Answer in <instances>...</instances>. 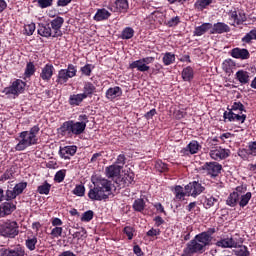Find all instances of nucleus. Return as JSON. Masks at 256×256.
<instances>
[{
  "instance_id": "f257e3e1",
  "label": "nucleus",
  "mask_w": 256,
  "mask_h": 256,
  "mask_svg": "<svg viewBox=\"0 0 256 256\" xmlns=\"http://www.w3.org/2000/svg\"><path fill=\"white\" fill-rule=\"evenodd\" d=\"M215 233H217V228L211 227L197 234L186 244L183 253H185V255H203V253L213 245L215 241L213 235Z\"/></svg>"
},
{
  "instance_id": "f03ea898",
  "label": "nucleus",
  "mask_w": 256,
  "mask_h": 256,
  "mask_svg": "<svg viewBox=\"0 0 256 256\" xmlns=\"http://www.w3.org/2000/svg\"><path fill=\"white\" fill-rule=\"evenodd\" d=\"M40 131L41 128L39 125H34L30 130L20 132L16 138L18 143L14 147L15 151H25L26 149H29V147H33V145H38V135Z\"/></svg>"
},
{
  "instance_id": "7ed1b4c3",
  "label": "nucleus",
  "mask_w": 256,
  "mask_h": 256,
  "mask_svg": "<svg viewBox=\"0 0 256 256\" xmlns=\"http://www.w3.org/2000/svg\"><path fill=\"white\" fill-rule=\"evenodd\" d=\"M111 193V181L105 178H98L94 187L88 192V197L91 201H105L109 199V194Z\"/></svg>"
},
{
  "instance_id": "20e7f679",
  "label": "nucleus",
  "mask_w": 256,
  "mask_h": 256,
  "mask_svg": "<svg viewBox=\"0 0 256 256\" xmlns=\"http://www.w3.org/2000/svg\"><path fill=\"white\" fill-rule=\"evenodd\" d=\"M57 131L58 135H61V137H78V135H83V133H85V123L77 122L75 120H68L63 122Z\"/></svg>"
},
{
  "instance_id": "39448f33",
  "label": "nucleus",
  "mask_w": 256,
  "mask_h": 256,
  "mask_svg": "<svg viewBox=\"0 0 256 256\" xmlns=\"http://www.w3.org/2000/svg\"><path fill=\"white\" fill-rule=\"evenodd\" d=\"M252 197L253 194L251 192H246L241 195V197L237 193L232 192L227 197L226 205H228V207H235L236 205H239L241 209H244V207L249 205Z\"/></svg>"
},
{
  "instance_id": "423d86ee",
  "label": "nucleus",
  "mask_w": 256,
  "mask_h": 256,
  "mask_svg": "<svg viewBox=\"0 0 256 256\" xmlns=\"http://www.w3.org/2000/svg\"><path fill=\"white\" fill-rule=\"evenodd\" d=\"M77 77V66L68 64L66 69H60L56 75L55 83L57 85H67L69 79Z\"/></svg>"
},
{
  "instance_id": "0eeeda50",
  "label": "nucleus",
  "mask_w": 256,
  "mask_h": 256,
  "mask_svg": "<svg viewBox=\"0 0 256 256\" xmlns=\"http://www.w3.org/2000/svg\"><path fill=\"white\" fill-rule=\"evenodd\" d=\"M0 235L7 239H15L19 235V224L17 221L7 220L2 223L0 225Z\"/></svg>"
},
{
  "instance_id": "6e6552de",
  "label": "nucleus",
  "mask_w": 256,
  "mask_h": 256,
  "mask_svg": "<svg viewBox=\"0 0 256 256\" xmlns=\"http://www.w3.org/2000/svg\"><path fill=\"white\" fill-rule=\"evenodd\" d=\"M25 87H27V82L21 79H16L10 86L5 87L1 93L4 95H14V97H19V95L25 93Z\"/></svg>"
},
{
  "instance_id": "1a4fd4ad",
  "label": "nucleus",
  "mask_w": 256,
  "mask_h": 256,
  "mask_svg": "<svg viewBox=\"0 0 256 256\" xmlns=\"http://www.w3.org/2000/svg\"><path fill=\"white\" fill-rule=\"evenodd\" d=\"M200 171L210 179H215L221 175L223 166L219 162H206L200 167Z\"/></svg>"
},
{
  "instance_id": "9d476101",
  "label": "nucleus",
  "mask_w": 256,
  "mask_h": 256,
  "mask_svg": "<svg viewBox=\"0 0 256 256\" xmlns=\"http://www.w3.org/2000/svg\"><path fill=\"white\" fill-rule=\"evenodd\" d=\"M151 63H155V57L147 56L133 61L129 64V69H137L140 73H147L151 69Z\"/></svg>"
},
{
  "instance_id": "9b49d317",
  "label": "nucleus",
  "mask_w": 256,
  "mask_h": 256,
  "mask_svg": "<svg viewBox=\"0 0 256 256\" xmlns=\"http://www.w3.org/2000/svg\"><path fill=\"white\" fill-rule=\"evenodd\" d=\"M215 246L220 249H237L239 242L232 235H222L220 239L215 242Z\"/></svg>"
},
{
  "instance_id": "f8f14e48",
  "label": "nucleus",
  "mask_w": 256,
  "mask_h": 256,
  "mask_svg": "<svg viewBox=\"0 0 256 256\" xmlns=\"http://www.w3.org/2000/svg\"><path fill=\"white\" fill-rule=\"evenodd\" d=\"M25 246L13 244L0 249V256H25Z\"/></svg>"
},
{
  "instance_id": "ddd939ff",
  "label": "nucleus",
  "mask_w": 256,
  "mask_h": 256,
  "mask_svg": "<svg viewBox=\"0 0 256 256\" xmlns=\"http://www.w3.org/2000/svg\"><path fill=\"white\" fill-rule=\"evenodd\" d=\"M186 193H188V197L197 198L201 193H205V186L201 184L199 181H192L184 187Z\"/></svg>"
},
{
  "instance_id": "4468645a",
  "label": "nucleus",
  "mask_w": 256,
  "mask_h": 256,
  "mask_svg": "<svg viewBox=\"0 0 256 256\" xmlns=\"http://www.w3.org/2000/svg\"><path fill=\"white\" fill-rule=\"evenodd\" d=\"M201 149H202V146L201 144H199V141L192 140L189 142V144L186 147L180 150V155L182 157H190V155H197V153H199Z\"/></svg>"
},
{
  "instance_id": "2eb2a0df",
  "label": "nucleus",
  "mask_w": 256,
  "mask_h": 256,
  "mask_svg": "<svg viewBox=\"0 0 256 256\" xmlns=\"http://www.w3.org/2000/svg\"><path fill=\"white\" fill-rule=\"evenodd\" d=\"M63 23H65V19L61 16H57L53 20L50 21V27L53 31V39H57L59 37H63V31H61V27H63Z\"/></svg>"
},
{
  "instance_id": "dca6fc26",
  "label": "nucleus",
  "mask_w": 256,
  "mask_h": 256,
  "mask_svg": "<svg viewBox=\"0 0 256 256\" xmlns=\"http://www.w3.org/2000/svg\"><path fill=\"white\" fill-rule=\"evenodd\" d=\"M228 111H225L223 114L224 121H229L230 123L237 122V123H245V119H247V115L245 114H237L233 112L229 107L227 108Z\"/></svg>"
},
{
  "instance_id": "f3484780",
  "label": "nucleus",
  "mask_w": 256,
  "mask_h": 256,
  "mask_svg": "<svg viewBox=\"0 0 256 256\" xmlns=\"http://www.w3.org/2000/svg\"><path fill=\"white\" fill-rule=\"evenodd\" d=\"M112 13H127L129 11V0H115L112 6H108Z\"/></svg>"
},
{
  "instance_id": "a211bd4d",
  "label": "nucleus",
  "mask_w": 256,
  "mask_h": 256,
  "mask_svg": "<svg viewBox=\"0 0 256 256\" xmlns=\"http://www.w3.org/2000/svg\"><path fill=\"white\" fill-rule=\"evenodd\" d=\"M229 155H231V150L221 147L210 151V157L214 159V161H223V159H227Z\"/></svg>"
},
{
  "instance_id": "6ab92c4d",
  "label": "nucleus",
  "mask_w": 256,
  "mask_h": 256,
  "mask_svg": "<svg viewBox=\"0 0 256 256\" xmlns=\"http://www.w3.org/2000/svg\"><path fill=\"white\" fill-rule=\"evenodd\" d=\"M229 54L233 59H240L241 61H246L247 59L251 58V53L246 48H233Z\"/></svg>"
},
{
  "instance_id": "aec40b11",
  "label": "nucleus",
  "mask_w": 256,
  "mask_h": 256,
  "mask_svg": "<svg viewBox=\"0 0 256 256\" xmlns=\"http://www.w3.org/2000/svg\"><path fill=\"white\" fill-rule=\"evenodd\" d=\"M54 73H55V66H53V64L51 63H47L41 69L40 79H42V81H44L45 83H49L53 78Z\"/></svg>"
},
{
  "instance_id": "412c9836",
  "label": "nucleus",
  "mask_w": 256,
  "mask_h": 256,
  "mask_svg": "<svg viewBox=\"0 0 256 256\" xmlns=\"http://www.w3.org/2000/svg\"><path fill=\"white\" fill-rule=\"evenodd\" d=\"M230 31L231 27L225 22H217L212 25L210 35H223V33H229Z\"/></svg>"
},
{
  "instance_id": "4be33fe9",
  "label": "nucleus",
  "mask_w": 256,
  "mask_h": 256,
  "mask_svg": "<svg viewBox=\"0 0 256 256\" xmlns=\"http://www.w3.org/2000/svg\"><path fill=\"white\" fill-rule=\"evenodd\" d=\"M17 209V202L13 203L12 201H6L0 204V219L1 217H7V215H11L13 211Z\"/></svg>"
},
{
  "instance_id": "5701e85b",
  "label": "nucleus",
  "mask_w": 256,
  "mask_h": 256,
  "mask_svg": "<svg viewBox=\"0 0 256 256\" xmlns=\"http://www.w3.org/2000/svg\"><path fill=\"white\" fill-rule=\"evenodd\" d=\"M123 96V89L119 86L110 87L106 90L105 97L109 101H115V99H119V97Z\"/></svg>"
},
{
  "instance_id": "b1692460",
  "label": "nucleus",
  "mask_w": 256,
  "mask_h": 256,
  "mask_svg": "<svg viewBox=\"0 0 256 256\" xmlns=\"http://www.w3.org/2000/svg\"><path fill=\"white\" fill-rule=\"evenodd\" d=\"M75 153H77V146L75 145L60 147L59 149L61 159H71Z\"/></svg>"
},
{
  "instance_id": "393cba45",
  "label": "nucleus",
  "mask_w": 256,
  "mask_h": 256,
  "mask_svg": "<svg viewBox=\"0 0 256 256\" xmlns=\"http://www.w3.org/2000/svg\"><path fill=\"white\" fill-rule=\"evenodd\" d=\"M229 17L234 21V23H236V25H243V23L247 21V15L243 11H240V12H237L235 10L230 11Z\"/></svg>"
},
{
  "instance_id": "a878e982",
  "label": "nucleus",
  "mask_w": 256,
  "mask_h": 256,
  "mask_svg": "<svg viewBox=\"0 0 256 256\" xmlns=\"http://www.w3.org/2000/svg\"><path fill=\"white\" fill-rule=\"evenodd\" d=\"M38 35L41 37H45L46 39H49V37L53 38V29L51 28L50 24H39L38 30H37Z\"/></svg>"
},
{
  "instance_id": "bb28decb",
  "label": "nucleus",
  "mask_w": 256,
  "mask_h": 256,
  "mask_svg": "<svg viewBox=\"0 0 256 256\" xmlns=\"http://www.w3.org/2000/svg\"><path fill=\"white\" fill-rule=\"evenodd\" d=\"M212 28H213L212 23H209V22L203 23L202 25L195 27L193 31V35L194 37H202V35H205V33H207V31H209Z\"/></svg>"
},
{
  "instance_id": "cd10ccee",
  "label": "nucleus",
  "mask_w": 256,
  "mask_h": 256,
  "mask_svg": "<svg viewBox=\"0 0 256 256\" xmlns=\"http://www.w3.org/2000/svg\"><path fill=\"white\" fill-rule=\"evenodd\" d=\"M85 97L79 94H72L69 96L68 103L71 107H81L83 105V101H85Z\"/></svg>"
},
{
  "instance_id": "c85d7f7f",
  "label": "nucleus",
  "mask_w": 256,
  "mask_h": 256,
  "mask_svg": "<svg viewBox=\"0 0 256 256\" xmlns=\"http://www.w3.org/2000/svg\"><path fill=\"white\" fill-rule=\"evenodd\" d=\"M95 91H97V87H95L92 82H85L83 86V93H81V95L86 99H91L95 94Z\"/></svg>"
},
{
  "instance_id": "c756f323",
  "label": "nucleus",
  "mask_w": 256,
  "mask_h": 256,
  "mask_svg": "<svg viewBox=\"0 0 256 256\" xmlns=\"http://www.w3.org/2000/svg\"><path fill=\"white\" fill-rule=\"evenodd\" d=\"M111 17V12H109L105 8L97 9L93 19L94 21L101 22V21H107Z\"/></svg>"
},
{
  "instance_id": "7c9ffc66",
  "label": "nucleus",
  "mask_w": 256,
  "mask_h": 256,
  "mask_svg": "<svg viewBox=\"0 0 256 256\" xmlns=\"http://www.w3.org/2000/svg\"><path fill=\"white\" fill-rule=\"evenodd\" d=\"M106 177L113 179V177H119L121 175V167L112 164L105 169Z\"/></svg>"
},
{
  "instance_id": "2f4dec72",
  "label": "nucleus",
  "mask_w": 256,
  "mask_h": 256,
  "mask_svg": "<svg viewBox=\"0 0 256 256\" xmlns=\"http://www.w3.org/2000/svg\"><path fill=\"white\" fill-rule=\"evenodd\" d=\"M235 79L239 81L241 85H247L250 81L249 72L245 70H238L235 74Z\"/></svg>"
},
{
  "instance_id": "473e14b6",
  "label": "nucleus",
  "mask_w": 256,
  "mask_h": 256,
  "mask_svg": "<svg viewBox=\"0 0 256 256\" xmlns=\"http://www.w3.org/2000/svg\"><path fill=\"white\" fill-rule=\"evenodd\" d=\"M173 193L175 195V201H183L185 197H188L187 190L181 185H176L174 187Z\"/></svg>"
},
{
  "instance_id": "72a5a7b5",
  "label": "nucleus",
  "mask_w": 256,
  "mask_h": 256,
  "mask_svg": "<svg viewBox=\"0 0 256 256\" xmlns=\"http://www.w3.org/2000/svg\"><path fill=\"white\" fill-rule=\"evenodd\" d=\"M121 183L123 187H131V185H135V173H125L121 178Z\"/></svg>"
},
{
  "instance_id": "f704fd0d",
  "label": "nucleus",
  "mask_w": 256,
  "mask_h": 256,
  "mask_svg": "<svg viewBox=\"0 0 256 256\" xmlns=\"http://www.w3.org/2000/svg\"><path fill=\"white\" fill-rule=\"evenodd\" d=\"M195 77V72L193 70V67L188 66L182 70V79L183 81H193V78Z\"/></svg>"
},
{
  "instance_id": "c9c22d12",
  "label": "nucleus",
  "mask_w": 256,
  "mask_h": 256,
  "mask_svg": "<svg viewBox=\"0 0 256 256\" xmlns=\"http://www.w3.org/2000/svg\"><path fill=\"white\" fill-rule=\"evenodd\" d=\"M212 3L213 0H196L194 9H196V11H205Z\"/></svg>"
},
{
  "instance_id": "e433bc0d",
  "label": "nucleus",
  "mask_w": 256,
  "mask_h": 256,
  "mask_svg": "<svg viewBox=\"0 0 256 256\" xmlns=\"http://www.w3.org/2000/svg\"><path fill=\"white\" fill-rule=\"evenodd\" d=\"M234 68H235V61L233 59L228 58L223 61L222 69L225 73H233Z\"/></svg>"
},
{
  "instance_id": "4c0bfd02",
  "label": "nucleus",
  "mask_w": 256,
  "mask_h": 256,
  "mask_svg": "<svg viewBox=\"0 0 256 256\" xmlns=\"http://www.w3.org/2000/svg\"><path fill=\"white\" fill-rule=\"evenodd\" d=\"M162 55V63L165 65V67H169V65H173V63H175V54L171 52H165Z\"/></svg>"
},
{
  "instance_id": "58836bf2",
  "label": "nucleus",
  "mask_w": 256,
  "mask_h": 256,
  "mask_svg": "<svg viewBox=\"0 0 256 256\" xmlns=\"http://www.w3.org/2000/svg\"><path fill=\"white\" fill-rule=\"evenodd\" d=\"M35 71H37V68H35V64L33 62H28L26 64L24 77L25 79H31L33 75H35Z\"/></svg>"
},
{
  "instance_id": "ea45409f",
  "label": "nucleus",
  "mask_w": 256,
  "mask_h": 256,
  "mask_svg": "<svg viewBox=\"0 0 256 256\" xmlns=\"http://www.w3.org/2000/svg\"><path fill=\"white\" fill-rule=\"evenodd\" d=\"M215 203H219V199L213 196H205L203 207L204 209H211V207L215 206Z\"/></svg>"
},
{
  "instance_id": "a19ab883",
  "label": "nucleus",
  "mask_w": 256,
  "mask_h": 256,
  "mask_svg": "<svg viewBox=\"0 0 256 256\" xmlns=\"http://www.w3.org/2000/svg\"><path fill=\"white\" fill-rule=\"evenodd\" d=\"M132 208L134 211H137V213H143L145 211V200L143 198H138L134 201Z\"/></svg>"
},
{
  "instance_id": "79ce46f5",
  "label": "nucleus",
  "mask_w": 256,
  "mask_h": 256,
  "mask_svg": "<svg viewBox=\"0 0 256 256\" xmlns=\"http://www.w3.org/2000/svg\"><path fill=\"white\" fill-rule=\"evenodd\" d=\"M26 249L28 251H35L37 245V236L27 237L25 240Z\"/></svg>"
},
{
  "instance_id": "37998d69",
  "label": "nucleus",
  "mask_w": 256,
  "mask_h": 256,
  "mask_svg": "<svg viewBox=\"0 0 256 256\" xmlns=\"http://www.w3.org/2000/svg\"><path fill=\"white\" fill-rule=\"evenodd\" d=\"M51 191V184L49 182L45 181L42 185L37 187V192L40 195H49Z\"/></svg>"
},
{
  "instance_id": "c03bdc74",
  "label": "nucleus",
  "mask_w": 256,
  "mask_h": 256,
  "mask_svg": "<svg viewBox=\"0 0 256 256\" xmlns=\"http://www.w3.org/2000/svg\"><path fill=\"white\" fill-rule=\"evenodd\" d=\"M15 177V171L13 168L7 169L1 176L0 181L5 183V181H9V179H13Z\"/></svg>"
},
{
  "instance_id": "a18cd8bd",
  "label": "nucleus",
  "mask_w": 256,
  "mask_h": 256,
  "mask_svg": "<svg viewBox=\"0 0 256 256\" xmlns=\"http://www.w3.org/2000/svg\"><path fill=\"white\" fill-rule=\"evenodd\" d=\"M135 35V30H133V28L131 27H126L123 29L122 33H121V39H133V36Z\"/></svg>"
},
{
  "instance_id": "49530a36",
  "label": "nucleus",
  "mask_w": 256,
  "mask_h": 256,
  "mask_svg": "<svg viewBox=\"0 0 256 256\" xmlns=\"http://www.w3.org/2000/svg\"><path fill=\"white\" fill-rule=\"evenodd\" d=\"M93 69H95V65H93V64H86L85 66L80 68V72L85 77H91V74L93 73Z\"/></svg>"
},
{
  "instance_id": "de8ad7c7",
  "label": "nucleus",
  "mask_w": 256,
  "mask_h": 256,
  "mask_svg": "<svg viewBox=\"0 0 256 256\" xmlns=\"http://www.w3.org/2000/svg\"><path fill=\"white\" fill-rule=\"evenodd\" d=\"M67 175V170L62 169L56 172L54 175V181L55 183H63L65 181V177Z\"/></svg>"
},
{
  "instance_id": "09e8293b",
  "label": "nucleus",
  "mask_w": 256,
  "mask_h": 256,
  "mask_svg": "<svg viewBox=\"0 0 256 256\" xmlns=\"http://www.w3.org/2000/svg\"><path fill=\"white\" fill-rule=\"evenodd\" d=\"M155 169L158 170L159 173H167V171H169V166L161 160H157L155 162Z\"/></svg>"
},
{
  "instance_id": "8fccbe9b",
  "label": "nucleus",
  "mask_w": 256,
  "mask_h": 256,
  "mask_svg": "<svg viewBox=\"0 0 256 256\" xmlns=\"http://www.w3.org/2000/svg\"><path fill=\"white\" fill-rule=\"evenodd\" d=\"M72 193L77 197H85V186L83 184L76 185Z\"/></svg>"
},
{
  "instance_id": "3c124183",
  "label": "nucleus",
  "mask_w": 256,
  "mask_h": 256,
  "mask_svg": "<svg viewBox=\"0 0 256 256\" xmlns=\"http://www.w3.org/2000/svg\"><path fill=\"white\" fill-rule=\"evenodd\" d=\"M14 192L19 197V195L23 194V192L27 189V182H20L14 186Z\"/></svg>"
},
{
  "instance_id": "603ef678",
  "label": "nucleus",
  "mask_w": 256,
  "mask_h": 256,
  "mask_svg": "<svg viewBox=\"0 0 256 256\" xmlns=\"http://www.w3.org/2000/svg\"><path fill=\"white\" fill-rule=\"evenodd\" d=\"M93 217H95V212L88 210L82 214L81 221L83 223H89V221H92Z\"/></svg>"
},
{
  "instance_id": "864d4df0",
  "label": "nucleus",
  "mask_w": 256,
  "mask_h": 256,
  "mask_svg": "<svg viewBox=\"0 0 256 256\" xmlns=\"http://www.w3.org/2000/svg\"><path fill=\"white\" fill-rule=\"evenodd\" d=\"M36 3H38V7L40 9H47L49 7H53V0H34Z\"/></svg>"
},
{
  "instance_id": "5fc2aeb1",
  "label": "nucleus",
  "mask_w": 256,
  "mask_h": 256,
  "mask_svg": "<svg viewBox=\"0 0 256 256\" xmlns=\"http://www.w3.org/2000/svg\"><path fill=\"white\" fill-rule=\"evenodd\" d=\"M116 167H120V169H123L125 167V163H127V157H125V154H119L116 159Z\"/></svg>"
},
{
  "instance_id": "6e6d98bb",
  "label": "nucleus",
  "mask_w": 256,
  "mask_h": 256,
  "mask_svg": "<svg viewBox=\"0 0 256 256\" xmlns=\"http://www.w3.org/2000/svg\"><path fill=\"white\" fill-rule=\"evenodd\" d=\"M233 193H236L238 197H241V195H245L247 193V184H241L240 186H237Z\"/></svg>"
},
{
  "instance_id": "4d7b16f0",
  "label": "nucleus",
  "mask_w": 256,
  "mask_h": 256,
  "mask_svg": "<svg viewBox=\"0 0 256 256\" xmlns=\"http://www.w3.org/2000/svg\"><path fill=\"white\" fill-rule=\"evenodd\" d=\"M17 197L18 196L14 189L13 190L7 189L4 194L5 201H13V199H17Z\"/></svg>"
},
{
  "instance_id": "13d9d810",
  "label": "nucleus",
  "mask_w": 256,
  "mask_h": 256,
  "mask_svg": "<svg viewBox=\"0 0 256 256\" xmlns=\"http://www.w3.org/2000/svg\"><path fill=\"white\" fill-rule=\"evenodd\" d=\"M236 256H251V252H249V248L247 246H241L240 249L235 251Z\"/></svg>"
},
{
  "instance_id": "bf43d9fd",
  "label": "nucleus",
  "mask_w": 256,
  "mask_h": 256,
  "mask_svg": "<svg viewBox=\"0 0 256 256\" xmlns=\"http://www.w3.org/2000/svg\"><path fill=\"white\" fill-rule=\"evenodd\" d=\"M50 235L54 238L57 239L58 237H61L63 235V227L55 226L52 230Z\"/></svg>"
},
{
  "instance_id": "052dcab7",
  "label": "nucleus",
  "mask_w": 256,
  "mask_h": 256,
  "mask_svg": "<svg viewBox=\"0 0 256 256\" xmlns=\"http://www.w3.org/2000/svg\"><path fill=\"white\" fill-rule=\"evenodd\" d=\"M181 23V18L179 16L172 17L170 20L167 21V27H177Z\"/></svg>"
},
{
  "instance_id": "680f3d73",
  "label": "nucleus",
  "mask_w": 256,
  "mask_h": 256,
  "mask_svg": "<svg viewBox=\"0 0 256 256\" xmlns=\"http://www.w3.org/2000/svg\"><path fill=\"white\" fill-rule=\"evenodd\" d=\"M123 233L128 237V240L131 241L133 239V233H135V229L131 226H125Z\"/></svg>"
},
{
  "instance_id": "e2e57ef3",
  "label": "nucleus",
  "mask_w": 256,
  "mask_h": 256,
  "mask_svg": "<svg viewBox=\"0 0 256 256\" xmlns=\"http://www.w3.org/2000/svg\"><path fill=\"white\" fill-rule=\"evenodd\" d=\"M35 23H30L24 27L25 35H28V37H31L33 33H35Z\"/></svg>"
},
{
  "instance_id": "0e129e2a",
  "label": "nucleus",
  "mask_w": 256,
  "mask_h": 256,
  "mask_svg": "<svg viewBox=\"0 0 256 256\" xmlns=\"http://www.w3.org/2000/svg\"><path fill=\"white\" fill-rule=\"evenodd\" d=\"M231 111H240V113H243L245 110V105L241 102H234L233 105L230 108Z\"/></svg>"
},
{
  "instance_id": "69168bd1",
  "label": "nucleus",
  "mask_w": 256,
  "mask_h": 256,
  "mask_svg": "<svg viewBox=\"0 0 256 256\" xmlns=\"http://www.w3.org/2000/svg\"><path fill=\"white\" fill-rule=\"evenodd\" d=\"M146 235H147V237H157V236L161 235V230L160 229L151 228L146 233Z\"/></svg>"
},
{
  "instance_id": "338daca9",
  "label": "nucleus",
  "mask_w": 256,
  "mask_h": 256,
  "mask_svg": "<svg viewBox=\"0 0 256 256\" xmlns=\"http://www.w3.org/2000/svg\"><path fill=\"white\" fill-rule=\"evenodd\" d=\"M47 169H59V164L55 160H49L46 163Z\"/></svg>"
},
{
  "instance_id": "774afa93",
  "label": "nucleus",
  "mask_w": 256,
  "mask_h": 256,
  "mask_svg": "<svg viewBox=\"0 0 256 256\" xmlns=\"http://www.w3.org/2000/svg\"><path fill=\"white\" fill-rule=\"evenodd\" d=\"M248 149L250 151V155L256 157V142H249Z\"/></svg>"
}]
</instances>
